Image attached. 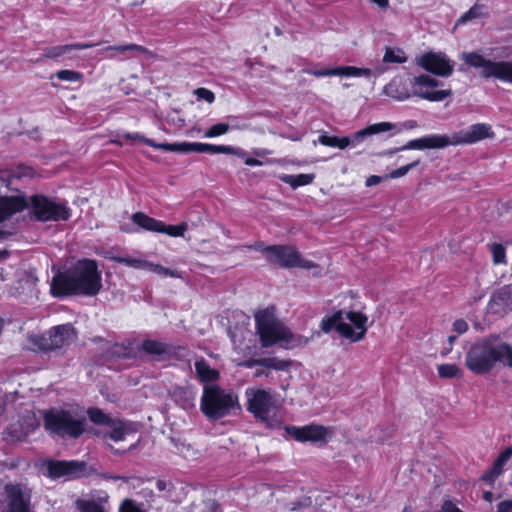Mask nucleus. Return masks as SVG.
Returning <instances> with one entry per match:
<instances>
[{"mask_svg": "<svg viewBox=\"0 0 512 512\" xmlns=\"http://www.w3.org/2000/svg\"><path fill=\"white\" fill-rule=\"evenodd\" d=\"M50 289L56 297L97 295L102 289V276L97 262L91 259L77 261L69 269L58 272L52 278Z\"/></svg>", "mask_w": 512, "mask_h": 512, "instance_id": "f257e3e1", "label": "nucleus"}, {"mask_svg": "<svg viewBox=\"0 0 512 512\" xmlns=\"http://www.w3.org/2000/svg\"><path fill=\"white\" fill-rule=\"evenodd\" d=\"M358 306L359 302L353 293L344 294L338 303V310L322 319L321 330L329 333L334 329L351 342L361 341L367 333L369 319Z\"/></svg>", "mask_w": 512, "mask_h": 512, "instance_id": "f03ea898", "label": "nucleus"}, {"mask_svg": "<svg viewBox=\"0 0 512 512\" xmlns=\"http://www.w3.org/2000/svg\"><path fill=\"white\" fill-rule=\"evenodd\" d=\"M494 136L491 125L477 123L451 134H431L410 140L398 150L441 149L447 146L473 144L484 139L494 138Z\"/></svg>", "mask_w": 512, "mask_h": 512, "instance_id": "7ed1b4c3", "label": "nucleus"}, {"mask_svg": "<svg viewBox=\"0 0 512 512\" xmlns=\"http://www.w3.org/2000/svg\"><path fill=\"white\" fill-rule=\"evenodd\" d=\"M256 329L262 347L268 348L280 344L286 348H295L308 343V339L294 335L290 329L279 320L273 309H263L255 314Z\"/></svg>", "mask_w": 512, "mask_h": 512, "instance_id": "20e7f679", "label": "nucleus"}, {"mask_svg": "<svg viewBox=\"0 0 512 512\" xmlns=\"http://www.w3.org/2000/svg\"><path fill=\"white\" fill-rule=\"evenodd\" d=\"M200 410L210 420H219L241 410L239 396L233 389L217 384H205Z\"/></svg>", "mask_w": 512, "mask_h": 512, "instance_id": "39448f33", "label": "nucleus"}, {"mask_svg": "<svg viewBox=\"0 0 512 512\" xmlns=\"http://www.w3.org/2000/svg\"><path fill=\"white\" fill-rule=\"evenodd\" d=\"M86 415L82 409H52L44 414L45 429L61 436L78 437L85 430Z\"/></svg>", "mask_w": 512, "mask_h": 512, "instance_id": "423d86ee", "label": "nucleus"}, {"mask_svg": "<svg viewBox=\"0 0 512 512\" xmlns=\"http://www.w3.org/2000/svg\"><path fill=\"white\" fill-rule=\"evenodd\" d=\"M127 138L132 140H139L146 145L155 149L170 151V152H197V153H211V154H227L238 155L243 157L245 152L238 148H233L231 145H215L201 142H181V143H156L151 139L145 138L139 133L128 135Z\"/></svg>", "mask_w": 512, "mask_h": 512, "instance_id": "0eeeda50", "label": "nucleus"}, {"mask_svg": "<svg viewBox=\"0 0 512 512\" xmlns=\"http://www.w3.org/2000/svg\"><path fill=\"white\" fill-rule=\"evenodd\" d=\"M247 410L256 418L273 426L276 422L273 418L277 410V399L270 389L249 387L245 390Z\"/></svg>", "mask_w": 512, "mask_h": 512, "instance_id": "6e6552de", "label": "nucleus"}, {"mask_svg": "<svg viewBox=\"0 0 512 512\" xmlns=\"http://www.w3.org/2000/svg\"><path fill=\"white\" fill-rule=\"evenodd\" d=\"M256 250H259L263 253L266 259L273 264H278L282 267H299L304 269H317L315 272L316 276L321 275V269L313 262L306 260L301 257V255L296 251V249L292 246H283V245H272V246H264L263 244H257L255 246Z\"/></svg>", "mask_w": 512, "mask_h": 512, "instance_id": "1a4fd4ad", "label": "nucleus"}, {"mask_svg": "<svg viewBox=\"0 0 512 512\" xmlns=\"http://www.w3.org/2000/svg\"><path fill=\"white\" fill-rule=\"evenodd\" d=\"M461 59L470 67L478 69L485 78L494 77L512 84V62L510 61H491L475 52L463 53Z\"/></svg>", "mask_w": 512, "mask_h": 512, "instance_id": "9d476101", "label": "nucleus"}, {"mask_svg": "<svg viewBox=\"0 0 512 512\" xmlns=\"http://www.w3.org/2000/svg\"><path fill=\"white\" fill-rule=\"evenodd\" d=\"M30 206L33 215L39 221H67L71 216V209L66 201L42 195L31 197Z\"/></svg>", "mask_w": 512, "mask_h": 512, "instance_id": "9b49d317", "label": "nucleus"}, {"mask_svg": "<svg viewBox=\"0 0 512 512\" xmlns=\"http://www.w3.org/2000/svg\"><path fill=\"white\" fill-rule=\"evenodd\" d=\"M413 97H418L429 102H441L452 95L451 89H440L441 83L425 74L409 79Z\"/></svg>", "mask_w": 512, "mask_h": 512, "instance_id": "f8f14e48", "label": "nucleus"}, {"mask_svg": "<svg viewBox=\"0 0 512 512\" xmlns=\"http://www.w3.org/2000/svg\"><path fill=\"white\" fill-rule=\"evenodd\" d=\"M465 364L471 372L478 375L487 374L493 370L488 338L471 345L466 353Z\"/></svg>", "mask_w": 512, "mask_h": 512, "instance_id": "ddd939ff", "label": "nucleus"}, {"mask_svg": "<svg viewBox=\"0 0 512 512\" xmlns=\"http://www.w3.org/2000/svg\"><path fill=\"white\" fill-rule=\"evenodd\" d=\"M418 66L441 77H449L454 71V62L442 52H427L416 59Z\"/></svg>", "mask_w": 512, "mask_h": 512, "instance_id": "4468645a", "label": "nucleus"}, {"mask_svg": "<svg viewBox=\"0 0 512 512\" xmlns=\"http://www.w3.org/2000/svg\"><path fill=\"white\" fill-rule=\"evenodd\" d=\"M86 465L78 461H47L43 465V474L57 479L61 477L75 478L84 474Z\"/></svg>", "mask_w": 512, "mask_h": 512, "instance_id": "2eb2a0df", "label": "nucleus"}, {"mask_svg": "<svg viewBox=\"0 0 512 512\" xmlns=\"http://www.w3.org/2000/svg\"><path fill=\"white\" fill-rule=\"evenodd\" d=\"M76 339V332L69 323L53 327L42 336V348L60 349L70 345Z\"/></svg>", "mask_w": 512, "mask_h": 512, "instance_id": "dca6fc26", "label": "nucleus"}, {"mask_svg": "<svg viewBox=\"0 0 512 512\" xmlns=\"http://www.w3.org/2000/svg\"><path fill=\"white\" fill-rule=\"evenodd\" d=\"M115 261L119 264H123L134 269L146 270L159 276L180 278L178 271L166 268L158 263L150 262L141 256H121L115 258Z\"/></svg>", "mask_w": 512, "mask_h": 512, "instance_id": "f3484780", "label": "nucleus"}, {"mask_svg": "<svg viewBox=\"0 0 512 512\" xmlns=\"http://www.w3.org/2000/svg\"><path fill=\"white\" fill-rule=\"evenodd\" d=\"M6 512H30V490L21 484L7 485Z\"/></svg>", "mask_w": 512, "mask_h": 512, "instance_id": "a211bd4d", "label": "nucleus"}, {"mask_svg": "<svg viewBox=\"0 0 512 512\" xmlns=\"http://www.w3.org/2000/svg\"><path fill=\"white\" fill-rule=\"evenodd\" d=\"M489 348L492 362V369H512V346L497 337H489Z\"/></svg>", "mask_w": 512, "mask_h": 512, "instance_id": "6ab92c4d", "label": "nucleus"}, {"mask_svg": "<svg viewBox=\"0 0 512 512\" xmlns=\"http://www.w3.org/2000/svg\"><path fill=\"white\" fill-rule=\"evenodd\" d=\"M287 432L299 442H326L332 431L322 425H306L303 427H289Z\"/></svg>", "mask_w": 512, "mask_h": 512, "instance_id": "aec40b11", "label": "nucleus"}, {"mask_svg": "<svg viewBox=\"0 0 512 512\" xmlns=\"http://www.w3.org/2000/svg\"><path fill=\"white\" fill-rule=\"evenodd\" d=\"M102 433L104 439L115 443L126 441L130 436H134V430L130 424L116 420H109Z\"/></svg>", "mask_w": 512, "mask_h": 512, "instance_id": "412c9836", "label": "nucleus"}, {"mask_svg": "<svg viewBox=\"0 0 512 512\" xmlns=\"http://www.w3.org/2000/svg\"><path fill=\"white\" fill-rule=\"evenodd\" d=\"M383 92L386 96L397 101H404L413 97L412 88L409 86V79L404 80L400 77L392 79L384 87Z\"/></svg>", "mask_w": 512, "mask_h": 512, "instance_id": "4be33fe9", "label": "nucleus"}, {"mask_svg": "<svg viewBox=\"0 0 512 512\" xmlns=\"http://www.w3.org/2000/svg\"><path fill=\"white\" fill-rule=\"evenodd\" d=\"M27 202L20 196L0 197V222L22 211Z\"/></svg>", "mask_w": 512, "mask_h": 512, "instance_id": "5701e85b", "label": "nucleus"}, {"mask_svg": "<svg viewBox=\"0 0 512 512\" xmlns=\"http://www.w3.org/2000/svg\"><path fill=\"white\" fill-rule=\"evenodd\" d=\"M512 457V447H507L495 460L490 471L485 473L482 478L488 483H493L495 479L502 473L504 466Z\"/></svg>", "mask_w": 512, "mask_h": 512, "instance_id": "b1692460", "label": "nucleus"}, {"mask_svg": "<svg viewBox=\"0 0 512 512\" xmlns=\"http://www.w3.org/2000/svg\"><path fill=\"white\" fill-rule=\"evenodd\" d=\"M131 220L133 224L145 231L158 233V231L163 227L162 221L152 218L143 212L134 213Z\"/></svg>", "mask_w": 512, "mask_h": 512, "instance_id": "393cba45", "label": "nucleus"}, {"mask_svg": "<svg viewBox=\"0 0 512 512\" xmlns=\"http://www.w3.org/2000/svg\"><path fill=\"white\" fill-rule=\"evenodd\" d=\"M194 367L196 376L203 383L213 382L219 378L218 370L212 368L204 359H197Z\"/></svg>", "mask_w": 512, "mask_h": 512, "instance_id": "a878e982", "label": "nucleus"}, {"mask_svg": "<svg viewBox=\"0 0 512 512\" xmlns=\"http://www.w3.org/2000/svg\"><path fill=\"white\" fill-rule=\"evenodd\" d=\"M95 44L92 43H75V44H67L54 46L46 50L45 56L48 58H59L70 53L72 50H84L88 48L94 47Z\"/></svg>", "mask_w": 512, "mask_h": 512, "instance_id": "bb28decb", "label": "nucleus"}, {"mask_svg": "<svg viewBox=\"0 0 512 512\" xmlns=\"http://www.w3.org/2000/svg\"><path fill=\"white\" fill-rule=\"evenodd\" d=\"M333 76L341 77H370L372 71L368 68H358L355 66H339L333 68Z\"/></svg>", "mask_w": 512, "mask_h": 512, "instance_id": "cd10ccee", "label": "nucleus"}, {"mask_svg": "<svg viewBox=\"0 0 512 512\" xmlns=\"http://www.w3.org/2000/svg\"><path fill=\"white\" fill-rule=\"evenodd\" d=\"M279 179L290 185L293 189H296L300 186L309 185L314 180L313 174H298V175H289L282 174L279 176Z\"/></svg>", "mask_w": 512, "mask_h": 512, "instance_id": "c85d7f7f", "label": "nucleus"}, {"mask_svg": "<svg viewBox=\"0 0 512 512\" xmlns=\"http://www.w3.org/2000/svg\"><path fill=\"white\" fill-rule=\"evenodd\" d=\"M259 363L260 366L277 371H288L291 366V361L280 359L278 357L262 358L259 359Z\"/></svg>", "mask_w": 512, "mask_h": 512, "instance_id": "c756f323", "label": "nucleus"}, {"mask_svg": "<svg viewBox=\"0 0 512 512\" xmlns=\"http://www.w3.org/2000/svg\"><path fill=\"white\" fill-rule=\"evenodd\" d=\"M406 61H407V57L405 55V52L402 49L392 48V47L386 48L384 56H383L384 63L401 64Z\"/></svg>", "mask_w": 512, "mask_h": 512, "instance_id": "7c9ffc66", "label": "nucleus"}, {"mask_svg": "<svg viewBox=\"0 0 512 512\" xmlns=\"http://www.w3.org/2000/svg\"><path fill=\"white\" fill-rule=\"evenodd\" d=\"M142 349L151 355H162L168 352V346L165 343L155 340H145L142 343Z\"/></svg>", "mask_w": 512, "mask_h": 512, "instance_id": "2f4dec72", "label": "nucleus"}, {"mask_svg": "<svg viewBox=\"0 0 512 512\" xmlns=\"http://www.w3.org/2000/svg\"><path fill=\"white\" fill-rule=\"evenodd\" d=\"M319 143L328 146V147H335L339 149H345L348 147V141L344 137H337V136H328V135H321L319 137Z\"/></svg>", "mask_w": 512, "mask_h": 512, "instance_id": "473e14b6", "label": "nucleus"}, {"mask_svg": "<svg viewBox=\"0 0 512 512\" xmlns=\"http://www.w3.org/2000/svg\"><path fill=\"white\" fill-rule=\"evenodd\" d=\"M365 128H366L368 135L373 136V135H377V134H381V133L390 132L392 130L396 131L397 124L391 123V122H379V123L371 124Z\"/></svg>", "mask_w": 512, "mask_h": 512, "instance_id": "72a5a7b5", "label": "nucleus"}, {"mask_svg": "<svg viewBox=\"0 0 512 512\" xmlns=\"http://www.w3.org/2000/svg\"><path fill=\"white\" fill-rule=\"evenodd\" d=\"M441 378H456L462 375V370L456 364H441L437 367Z\"/></svg>", "mask_w": 512, "mask_h": 512, "instance_id": "f704fd0d", "label": "nucleus"}, {"mask_svg": "<svg viewBox=\"0 0 512 512\" xmlns=\"http://www.w3.org/2000/svg\"><path fill=\"white\" fill-rule=\"evenodd\" d=\"M187 229L188 225L186 223H181L179 225H166L163 222V227L158 231V233L167 234L171 237H184Z\"/></svg>", "mask_w": 512, "mask_h": 512, "instance_id": "c9c22d12", "label": "nucleus"}, {"mask_svg": "<svg viewBox=\"0 0 512 512\" xmlns=\"http://www.w3.org/2000/svg\"><path fill=\"white\" fill-rule=\"evenodd\" d=\"M77 508L80 512H106L104 507L94 500H77Z\"/></svg>", "mask_w": 512, "mask_h": 512, "instance_id": "e433bc0d", "label": "nucleus"}, {"mask_svg": "<svg viewBox=\"0 0 512 512\" xmlns=\"http://www.w3.org/2000/svg\"><path fill=\"white\" fill-rule=\"evenodd\" d=\"M483 15V6L474 5L467 12H465L456 22V25L465 24L476 18H480Z\"/></svg>", "mask_w": 512, "mask_h": 512, "instance_id": "4c0bfd02", "label": "nucleus"}, {"mask_svg": "<svg viewBox=\"0 0 512 512\" xmlns=\"http://www.w3.org/2000/svg\"><path fill=\"white\" fill-rule=\"evenodd\" d=\"M177 401H181V405L184 409H189L194 406L195 393L190 390H179L176 393Z\"/></svg>", "mask_w": 512, "mask_h": 512, "instance_id": "58836bf2", "label": "nucleus"}, {"mask_svg": "<svg viewBox=\"0 0 512 512\" xmlns=\"http://www.w3.org/2000/svg\"><path fill=\"white\" fill-rule=\"evenodd\" d=\"M444 512H461L453 503L447 501L443 504ZM498 512H512V501H503L498 505Z\"/></svg>", "mask_w": 512, "mask_h": 512, "instance_id": "ea45409f", "label": "nucleus"}, {"mask_svg": "<svg viewBox=\"0 0 512 512\" xmlns=\"http://www.w3.org/2000/svg\"><path fill=\"white\" fill-rule=\"evenodd\" d=\"M110 51H117L120 53H125L127 51H137L140 53H144L146 50L143 46H140L137 44L108 46L102 50V52H110Z\"/></svg>", "mask_w": 512, "mask_h": 512, "instance_id": "a19ab883", "label": "nucleus"}, {"mask_svg": "<svg viewBox=\"0 0 512 512\" xmlns=\"http://www.w3.org/2000/svg\"><path fill=\"white\" fill-rule=\"evenodd\" d=\"M229 125L227 123H217L212 125L204 134L205 138H215L226 134L229 131Z\"/></svg>", "mask_w": 512, "mask_h": 512, "instance_id": "79ce46f5", "label": "nucleus"}, {"mask_svg": "<svg viewBox=\"0 0 512 512\" xmlns=\"http://www.w3.org/2000/svg\"><path fill=\"white\" fill-rule=\"evenodd\" d=\"M55 77H57L61 81L77 82L82 79L83 75L80 72L66 69L58 71L55 74Z\"/></svg>", "mask_w": 512, "mask_h": 512, "instance_id": "37998d69", "label": "nucleus"}, {"mask_svg": "<svg viewBox=\"0 0 512 512\" xmlns=\"http://www.w3.org/2000/svg\"><path fill=\"white\" fill-rule=\"evenodd\" d=\"M119 512H147L142 504L136 503L132 499H124L119 507Z\"/></svg>", "mask_w": 512, "mask_h": 512, "instance_id": "c03bdc74", "label": "nucleus"}, {"mask_svg": "<svg viewBox=\"0 0 512 512\" xmlns=\"http://www.w3.org/2000/svg\"><path fill=\"white\" fill-rule=\"evenodd\" d=\"M419 164V160L413 161L405 166L393 170L385 179H397L405 176L411 169Z\"/></svg>", "mask_w": 512, "mask_h": 512, "instance_id": "a18cd8bd", "label": "nucleus"}, {"mask_svg": "<svg viewBox=\"0 0 512 512\" xmlns=\"http://www.w3.org/2000/svg\"><path fill=\"white\" fill-rule=\"evenodd\" d=\"M369 136L367 131H366V128L362 129V130H359L355 133H353L351 136H347L345 137L346 140L349 142L348 143V147L351 146V147H356L357 145H359L365 137Z\"/></svg>", "mask_w": 512, "mask_h": 512, "instance_id": "49530a36", "label": "nucleus"}, {"mask_svg": "<svg viewBox=\"0 0 512 512\" xmlns=\"http://www.w3.org/2000/svg\"><path fill=\"white\" fill-rule=\"evenodd\" d=\"M35 175V171L32 167L20 165L15 168V170L12 173V176L18 179L26 178V177H33Z\"/></svg>", "mask_w": 512, "mask_h": 512, "instance_id": "de8ad7c7", "label": "nucleus"}, {"mask_svg": "<svg viewBox=\"0 0 512 512\" xmlns=\"http://www.w3.org/2000/svg\"><path fill=\"white\" fill-rule=\"evenodd\" d=\"M493 261L495 264L505 263V249L501 244H493L492 246Z\"/></svg>", "mask_w": 512, "mask_h": 512, "instance_id": "09e8293b", "label": "nucleus"}, {"mask_svg": "<svg viewBox=\"0 0 512 512\" xmlns=\"http://www.w3.org/2000/svg\"><path fill=\"white\" fill-rule=\"evenodd\" d=\"M194 93L199 100H204L208 103H212L215 100L214 93L206 88H198Z\"/></svg>", "mask_w": 512, "mask_h": 512, "instance_id": "8fccbe9b", "label": "nucleus"}, {"mask_svg": "<svg viewBox=\"0 0 512 512\" xmlns=\"http://www.w3.org/2000/svg\"><path fill=\"white\" fill-rule=\"evenodd\" d=\"M39 426L38 421L34 418L33 415H27V422L25 425L21 427V434L28 435L31 431H33L36 427Z\"/></svg>", "mask_w": 512, "mask_h": 512, "instance_id": "3c124183", "label": "nucleus"}, {"mask_svg": "<svg viewBox=\"0 0 512 512\" xmlns=\"http://www.w3.org/2000/svg\"><path fill=\"white\" fill-rule=\"evenodd\" d=\"M192 512H219V508L215 501L209 500L203 502L200 507H196Z\"/></svg>", "mask_w": 512, "mask_h": 512, "instance_id": "603ef678", "label": "nucleus"}, {"mask_svg": "<svg viewBox=\"0 0 512 512\" xmlns=\"http://www.w3.org/2000/svg\"><path fill=\"white\" fill-rule=\"evenodd\" d=\"M303 73L312 75L315 77H328L333 76V68L330 69H303Z\"/></svg>", "mask_w": 512, "mask_h": 512, "instance_id": "864d4df0", "label": "nucleus"}, {"mask_svg": "<svg viewBox=\"0 0 512 512\" xmlns=\"http://www.w3.org/2000/svg\"><path fill=\"white\" fill-rule=\"evenodd\" d=\"M89 417L91 421L95 423H107L108 419L106 415L99 409H90L88 411Z\"/></svg>", "mask_w": 512, "mask_h": 512, "instance_id": "5fc2aeb1", "label": "nucleus"}, {"mask_svg": "<svg viewBox=\"0 0 512 512\" xmlns=\"http://www.w3.org/2000/svg\"><path fill=\"white\" fill-rule=\"evenodd\" d=\"M452 330L457 335H461L468 330V323L463 319H457L453 322Z\"/></svg>", "mask_w": 512, "mask_h": 512, "instance_id": "6e6d98bb", "label": "nucleus"}, {"mask_svg": "<svg viewBox=\"0 0 512 512\" xmlns=\"http://www.w3.org/2000/svg\"><path fill=\"white\" fill-rule=\"evenodd\" d=\"M417 127H418V123L416 120H406L401 124H397V128H396V131L394 132V134H397V133L401 132L402 130H410V129H415Z\"/></svg>", "mask_w": 512, "mask_h": 512, "instance_id": "4d7b16f0", "label": "nucleus"}, {"mask_svg": "<svg viewBox=\"0 0 512 512\" xmlns=\"http://www.w3.org/2000/svg\"><path fill=\"white\" fill-rule=\"evenodd\" d=\"M233 148H236L235 146H232ZM238 149H240V147H237ZM242 150V148H241ZM243 151L245 152V155L242 157V158H245V164L247 166H251V167H256V166H262L264 165V162L261 161V160H258L256 158H251V157H246L247 156V152L243 149ZM238 157V155H236ZM239 158H241L239 156Z\"/></svg>", "mask_w": 512, "mask_h": 512, "instance_id": "13d9d810", "label": "nucleus"}, {"mask_svg": "<svg viewBox=\"0 0 512 512\" xmlns=\"http://www.w3.org/2000/svg\"><path fill=\"white\" fill-rule=\"evenodd\" d=\"M383 181V178L378 175H371L366 179L365 185L367 187L378 185Z\"/></svg>", "mask_w": 512, "mask_h": 512, "instance_id": "bf43d9fd", "label": "nucleus"}, {"mask_svg": "<svg viewBox=\"0 0 512 512\" xmlns=\"http://www.w3.org/2000/svg\"><path fill=\"white\" fill-rule=\"evenodd\" d=\"M368 1L377 5L381 9H387L389 7L390 0H368Z\"/></svg>", "mask_w": 512, "mask_h": 512, "instance_id": "052dcab7", "label": "nucleus"}, {"mask_svg": "<svg viewBox=\"0 0 512 512\" xmlns=\"http://www.w3.org/2000/svg\"><path fill=\"white\" fill-rule=\"evenodd\" d=\"M253 153L256 156H266V155H270L272 152L270 150H267V149L257 148V149L253 150Z\"/></svg>", "mask_w": 512, "mask_h": 512, "instance_id": "680f3d73", "label": "nucleus"}, {"mask_svg": "<svg viewBox=\"0 0 512 512\" xmlns=\"http://www.w3.org/2000/svg\"><path fill=\"white\" fill-rule=\"evenodd\" d=\"M240 365H242L244 367H253L256 365L260 366V363H259V359H254V360L245 361V362L241 363Z\"/></svg>", "mask_w": 512, "mask_h": 512, "instance_id": "e2e57ef3", "label": "nucleus"}, {"mask_svg": "<svg viewBox=\"0 0 512 512\" xmlns=\"http://www.w3.org/2000/svg\"><path fill=\"white\" fill-rule=\"evenodd\" d=\"M458 336L459 335L456 334V335H451V336L448 337V343H449L450 347L448 349H446L445 352H443V354H447V353H449L451 351L452 345H453L454 341L457 339Z\"/></svg>", "mask_w": 512, "mask_h": 512, "instance_id": "0e129e2a", "label": "nucleus"}, {"mask_svg": "<svg viewBox=\"0 0 512 512\" xmlns=\"http://www.w3.org/2000/svg\"><path fill=\"white\" fill-rule=\"evenodd\" d=\"M121 230L124 231V232H127V233H131V232H134L135 230L126 226V225H122L121 226Z\"/></svg>", "mask_w": 512, "mask_h": 512, "instance_id": "69168bd1", "label": "nucleus"}, {"mask_svg": "<svg viewBox=\"0 0 512 512\" xmlns=\"http://www.w3.org/2000/svg\"><path fill=\"white\" fill-rule=\"evenodd\" d=\"M492 497H493V494L491 492H485L484 493V498L485 500L487 501H491L492 500Z\"/></svg>", "mask_w": 512, "mask_h": 512, "instance_id": "338daca9", "label": "nucleus"}, {"mask_svg": "<svg viewBox=\"0 0 512 512\" xmlns=\"http://www.w3.org/2000/svg\"><path fill=\"white\" fill-rule=\"evenodd\" d=\"M229 333H230V337H231L232 342L234 344H236L237 343V339H236L237 334L235 332H232V331H230Z\"/></svg>", "mask_w": 512, "mask_h": 512, "instance_id": "774afa93", "label": "nucleus"}]
</instances>
